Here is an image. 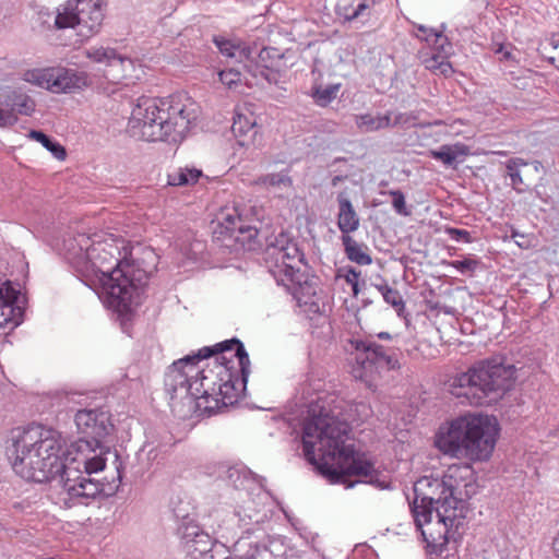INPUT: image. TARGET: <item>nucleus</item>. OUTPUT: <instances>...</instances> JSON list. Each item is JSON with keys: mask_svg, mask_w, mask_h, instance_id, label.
I'll return each mask as SVG.
<instances>
[{"mask_svg": "<svg viewBox=\"0 0 559 559\" xmlns=\"http://www.w3.org/2000/svg\"><path fill=\"white\" fill-rule=\"evenodd\" d=\"M346 352L355 355L357 367L355 377L367 380L379 370H394L400 368V353L395 347L379 344L371 338L352 337L345 345Z\"/></svg>", "mask_w": 559, "mask_h": 559, "instance_id": "nucleus-12", "label": "nucleus"}, {"mask_svg": "<svg viewBox=\"0 0 559 559\" xmlns=\"http://www.w3.org/2000/svg\"><path fill=\"white\" fill-rule=\"evenodd\" d=\"M203 176L195 167H179L167 175V183L175 187L194 185Z\"/></svg>", "mask_w": 559, "mask_h": 559, "instance_id": "nucleus-31", "label": "nucleus"}, {"mask_svg": "<svg viewBox=\"0 0 559 559\" xmlns=\"http://www.w3.org/2000/svg\"><path fill=\"white\" fill-rule=\"evenodd\" d=\"M289 58L288 51L264 47L258 55V61L253 62L249 59L243 68L253 79L262 78L270 84L277 83L280 73L293 66V62H288Z\"/></svg>", "mask_w": 559, "mask_h": 559, "instance_id": "nucleus-14", "label": "nucleus"}, {"mask_svg": "<svg viewBox=\"0 0 559 559\" xmlns=\"http://www.w3.org/2000/svg\"><path fill=\"white\" fill-rule=\"evenodd\" d=\"M355 122L357 128L365 133L392 128V111L378 114L376 116L371 114L357 115Z\"/></svg>", "mask_w": 559, "mask_h": 559, "instance_id": "nucleus-28", "label": "nucleus"}, {"mask_svg": "<svg viewBox=\"0 0 559 559\" xmlns=\"http://www.w3.org/2000/svg\"><path fill=\"white\" fill-rule=\"evenodd\" d=\"M213 366L210 364L201 370L197 369L194 362L193 379L191 383V397L195 401H203L205 411L212 412L219 407V404L227 406L233 404L238 396L239 379L234 370L235 349L214 353ZM245 388L246 384L240 381Z\"/></svg>", "mask_w": 559, "mask_h": 559, "instance_id": "nucleus-9", "label": "nucleus"}, {"mask_svg": "<svg viewBox=\"0 0 559 559\" xmlns=\"http://www.w3.org/2000/svg\"><path fill=\"white\" fill-rule=\"evenodd\" d=\"M177 535L186 554L194 559H199L212 550V537L197 522L178 524Z\"/></svg>", "mask_w": 559, "mask_h": 559, "instance_id": "nucleus-17", "label": "nucleus"}, {"mask_svg": "<svg viewBox=\"0 0 559 559\" xmlns=\"http://www.w3.org/2000/svg\"><path fill=\"white\" fill-rule=\"evenodd\" d=\"M340 88L341 84H330L324 87H314L312 91L314 103L321 107L328 106L333 99L336 98Z\"/></svg>", "mask_w": 559, "mask_h": 559, "instance_id": "nucleus-37", "label": "nucleus"}, {"mask_svg": "<svg viewBox=\"0 0 559 559\" xmlns=\"http://www.w3.org/2000/svg\"><path fill=\"white\" fill-rule=\"evenodd\" d=\"M478 262L473 259L455 260L451 262V265L462 274L467 272H474Z\"/></svg>", "mask_w": 559, "mask_h": 559, "instance_id": "nucleus-47", "label": "nucleus"}, {"mask_svg": "<svg viewBox=\"0 0 559 559\" xmlns=\"http://www.w3.org/2000/svg\"><path fill=\"white\" fill-rule=\"evenodd\" d=\"M337 226L342 236H349L359 228L360 219L350 200L344 192L337 194Z\"/></svg>", "mask_w": 559, "mask_h": 559, "instance_id": "nucleus-24", "label": "nucleus"}, {"mask_svg": "<svg viewBox=\"0 0 559 559\" xmlns=\"http://www.w3.org/2000/svg\"><path fill=\"white\" fill-rule=\"evenodd\" d=\"M452 53V44L448 40L431 47V52H420V60L425 68L436 74L449 76L453 69L449 62Z\"/></svg>", "mask_w": 559, "mask_h": 559, "instance_id": "nucleus-22", "label": "nucleus"}, {"mask_svg": "<svg viewBox=\"0 0 559 559\" xmlns=\"http://www.w3.org/2000/svg\"><path fill=\"white\" fill-rule=\"evenodd\" d=\"M465 145H441L439 150L430 151V156L435 159L441 160L445 166H452L457 156L466 154Z\"/></svg>", "mask_w": 559, "mask_h": 559, "instance_id": "nucleus-32", "label": "nucleus"}, {"mask_svg": "<svg viewBox=\"0 0 559 559\" xmlns=\"http://www.w3.org/2000/svg\"><path fill=\"white\" fill-rule=\"evenodd\" d=\"M17 122V118L12 112L3 111L0 107V127H12Z\"/></svg>", "mask_w": 559, "mask_h": 559, "instance_id": "nucleus-49", "label": "nucleus"}, {"mask_svg": "<svg viewBox=\"0 0 559 559\" xmlns=\"http://www.w3.org/2000/svg\"><path fill=\"white\" fill-rule=\"evenodd\" d=\"M377 336L380 340H392V335L388 332H380Z\"/></svg>", "mask_w": 559, "mask_h": 559, "instance_id": "nucleus-54", "label": "nucleus"}, {"mask_svg": "<svg viewBox=\"0 0 559 559\" xmlns=\"http://www.w3.org/2000/svg\"><path fill=\"white\" fill-rule=\"evenodd\" d=\"M499 431L496 417L467 414L441 425L435 445L451 457L486 462L492 455Z\"/></svg>", "mask_w": 559, "mask_h": 559, "instance_id": "nucleus-6", "label": "nucleus"}, {"mask_svg": "<svg viewBox=\"0 0 559 559\" xmlns=\"http://www.w3.org/2000/svg\"><path fill=\"white\" fill-rule=\"evenodd\" d=\"M383 299L386 304L395 308L399 314L404 310L405 304L402 295L397 289L392 287L390 289H384Z\"/></svg>", "mask_w": 559, "mask_h": 559, "instance_id": "nucleus-44", "label": "nucleus"}, {"mask_svg": "<svg viewBox=\"0 0 559 559\" xmlns=\"http://www.w3.org/2000/svg\"><path fill=\"white\" fill-rule=\"evenodd\" d=\"M453 477L424 476L414 483L407 497L417 530L429 554L441 556L450 540H456L465 519V501L455 496Z\"/></svg>", "mask_w": 559, "mask_h": 559, "instance_id": "nucleus-3", "label": "nucleus"}, {"mask_svg": "<svg viewBox=\"0 0 559 559\" xmlns=\"http://www.w3.org/2000/svg\"><path fill=\"white\" fill-rule=\"evenodd\" d=\"M84 271L102 275V299L120 317L129 314L141 304L151 270L135 269L127 259L126 241L114 235L94 234Z\"/></svg>", "mask_w": 559, "mask_h": 559, "instance_id": "nucleus-4", "label": "nucleus"}, {"mask_svg": "<svg viewBox=\"0 0 559 559\" xmlns=\"http://www.w3.org/2000/svg\"><path fill=\"white\" fill-rule=\"evenodd\" d=\"M21 294L10 281L0 284V329L11 324L17 326L23 319V309L17 305Z\"/></svg>", "mask_w": 559, "mask_h": 559, "instance_id": "nucleus-18", "label": "nucleus"}, {"mask_svg": "<svg viewBox=\"0 0 559 559\" xmlns=\"http://www.w3.org/2000/svg\"><path fill=\"white\" fill-rule=\"evenodd\" d=\"M257 80H263L262 78H258ZM255 84H259V81H255Z\"/></svg>", "mask_w": 559, "mask_h": 559, "instance_id": "nucleus-56", "label": "nucleus"}, {"mask_svg": "<svg viewBox=\"0 0 559 559\" xmlns=\"http://www.w3.org/2000/svg\"><path fill=\"white\" fill-rule=\"evenodd\" d=\"M236 515L239 518V522L242 523V526L246 527L247 533L253 531V527L250 525H258L262 521V516L259 514V512L250 507H241L236 511Z\"/></svg>", "mask_w": 559, "mask_h": 559, "instance_id": "nucleus-40", "label": "nucleus"}, {"mask_svg": "<svg viewBox=\"0 0 559 559\" xmlns=\"http://www.w3.org/2000/svg\"><path fill=\"white\" fill-rule=\"evenodd\" d=\"M86 56L95 62L105 63L109 67H123L126 62L130 63L128 58L122 57L109 47H92L86 50Z\"/></svg>", "mask_w": 559, "mask_h": 559, "instance_id": "nucleus-29", "label": "nucleus"}, {"mask_svg": "<svg viewBox=\"0 0 559 559\" xmlns=\"http://www.w3.org/2000/svg\"><path fill=\"white\" fill-rule=\"evenodd\" d=\"M550 45L557 49L559 47V34H555L552 35L551 39H550Z\"/></svg>", "mask_w": 559, "mask_h": 559, "instance_id": "nucleus-53", "label": "nucleus"}, {"mask_svg": "<svg viewBox=\"0 0 559 559\" xmlns=\"http://www.w3.org/2000/svg\"><path fill=\"white\" fill-rule=\"evenodd\" d=\"M86 72L74 69L55 68L52 93H74L90 85Z\"/></svg>", "mask_w": 559, "mask_h": 559, "instance_id": "nucleus-21", "label": "nucleus"}, {"mask_svg": "<svg viewBox=\"0 0 559 559\" xmlns=\"http://www.w3.org/2000/svg\"><path fill=\"white\" fill-rule=\"evenodd\" d=\"M552 550L555 556L559 558V536L556 537L552 542Z\"/></svg>", "mask_w": 559, "mask_h": 559, "instance_id": "nucleus-52", "label": "nucleus"}, {"mask_svg": "<svg viewBox=\"0 0 559 559\" xmlns=\"http://www.w3.org/2000/svg\"><path fill=\"white\" fill-rule=\"evenodd\" d=\"M195 118L194 104L186 96L141 97L132 109L129 126L133 135L145 141L177 142L185 138Z\"/></svg>", "mask_w": 559, "mask_h": 559, "instance_id": "nucleus-5", "label": "nucleus"}, {"mask_svg": "<svg viewBox=\"0 0 559 559\" xmlns=\"http://www.w3.org/2000/svg\"><path fill=\"white\" fill-rule=\"evenodd\" d=\"M257 223L259 219L255 217L253 207L234 206L222 212L213 234L226 248L236 251L253 250L259 235Z\"/></svg>", "mask_w": 559, "mask_h": 559, "instance_id": "nucleus-11", "label": "nucleus"}, {"mask_svg": "<svg viewBox=\"0 0 559 559\" xmlns=\"http://www.w3.org/2000/svg\"><path fill=\"white\" fill-rule=\"evenodd\" d=\"M94 235L78 233L63 239L66 259L78 270H84Z\"/></svg>", "mask_w": 559, "mask_h": 559, "instance_id": "nucleus-19", "label": "nucleus"}, {"mask_svg": "<svg viewBox=\"0 0 559 559\" xmlns=\"http://www.w3.org/2000/svg\"><path fill=\"white\" fill-rule=\"evenodd\" d=\"M171 511L178 524H186V522H197L194 519V508L190 501L177 497L171 501Z\"/></svg>", "mask_w": 559, "mask_h": 559, "instance_id": "nucleus-34", "label": "nucleus"}, {"mask_svg": "<svg viewBox=\"0 0 559 559\" xmlns=\"http://www.w3.org/2000/svg\"><path fill=\"white\" fill-rule=\"evenodd\" d=\"M231 132L239 146L248 147L255 144L258 127L252 117L237 114L234 117Z\"/></svg>", "mask_w": 559, "mask_h": 559, "instance_id": "nucleus-25", "label": "nucleus"}, {"mask_svg": "<svg viewBox=\"0 0 559 559\" xmlns=\"http://www.w3.org/2000/svg\"><path fill=\"white\" fill-rule=\"evenodd\" d=\"M259 182L264 186H271L276 188H290L293 180L287 171H281L276 174H269L259 178Z\"/></svg>", "mask_w": 559, "mask_h": 559, "instance_id": "nucleus-41", "label": "nucleus"}, {"mask_svg": "<svg viewBox=\"0 0 559 559\" xmlns=\"http://www.w3.org/2000/svg\"><path fill=\"white\" fill-rule=\"evenodd\" d=\"M74 421L81 438L91 440L102 441L114 429L110 415L103 409H80Z\"/></svg>", "mask_w": 559, "mask_h": 559, "instance_id": "nucleus-16", "label": "nucleus"}, {"mask_svg": "<svg viewBox=\"0 0 559 559\" xmlns=\"http://www.w3.org/2000/svg\"><path fill=\"white\" fill-rule=\"evenodd\" d=\"M2 105L3 111L12 112L17 118L19 115L31 116L35 111V102L21 88L11 90L5 93Z\"/></svg>", "mask_w": 559, "mask_h": 559, "instance_id": "nucleus-26", "label": "nucleus"}, {"mask_svg": "<svg viewBox=\"0 0 559 559\" xmlns=\"http://www.w3.org/2000/svg\"><path fill=\"white\" fill-rule=\"evenodd\" d=\"M264 262L270 274L278 285L294 289L298 295H314V288L309 282V265L298 243L285 231L266 239Z\"/></svg>", "mask_w": 559, "mask_h": 559, "instance_id": "nucleus-10", "label": "nucleus"}, {"mask_svg": "<svg viewBox=\"0 0 559 559\" xmlns=\"http://www.w3.org/2000/svg\"><path fill=\"white\" fill-rule=\"evenodd\" d=\"M246 73H248L243 66L241 68L239 67H230L228 69L222 70L218 72L219 81L231 88L233 86L240 83L242 80H246V84L250 85L251 83L248 82L246 78Z\"/></svg>", "mask_w": 559, "mask_h": 559, "instance_id": "nucleus-38", "label": "nucleus"}, {"mask_svg": "<svg viewBox=\"0 0 559 559\" xmlns=\"http://www.w3.org/2000/svg\"><path fill=\"white\" fill-rule=\"evenodd\" d=\"M342 243L346 257L359 265H369L372 262L370 254L367 252V247L358 243L350 236H342Z\"/></svg>", "mask_w": 559, "mask_h": 559, "instance_id": "nucleus-30", "label": "nucleus"}, {"mask_svg": "<svg viewBox=\"0 0 559 559\" xmlns=\"http://www.w3.org/2000/svg\"><path fill=\"white\" fill-rule=\"evenodd\" d=\"M340 276H343L346 280V282L352 285L354 294L357 295L360 271H357L352 266L343 267L340 270Z\"/></svg>", "mask_w": 559, "mask_h": 559, "instance_id": "nucleus-45", "label": "nucleus"}, {"mask_svg": "<svg viewBox=\"0 0 559 559\" xmlns=\"http://www.w3.org/2000/svg\"><path fill=\"white\" fill-rule=\"evenodd\" d=\"M235 349V356L238 360L239 371L242 376V383L247 384L250 374V359L243 346V343L233 337L223 341L214 346H205L197 354L188 355L178 359L168 367L165 373V391L169 396V405L173 412L179 411V406L187 405L192 407L193 397H191V383L193 379L194 362L210 358L214 353Z\"/></svg>", "mask_w": 559, "mask_h": 559, "instance_id": "nucleus-8", "label": "nucleus"}, {"mask_svg": "<svg viewBox=\"0 0 559 559\" xmlns=\"http://www.w3.org/2000/svg\"><path fill=\"white\" fill-rule=\"evenodd\" d=\"M514 373V366L503 364L500 358L484 359L453 379L451 393L471 405L489 404L511 389Z\"/></svg>", "mask_w": 559, "mask_h": 559, "instance_id": "nucleus-7", "label": "nucleus"}, {"mask_svg": "<svg viewBox=\"0 0 559 559\" xmlns=\"http://www.w3.org/2000/svg\"><path fill=\"white\" fill-rule=\"evenodd\" d=\"M104 21L103 0H68L58 9L57 28L76 27L78 34L88 38L98 33Z\"/></svg>", "mask_w": 559, "mask_h": 559, "instance_id": "nucleus-13", "label": "nucleus"}, {"mask_svg": "<svg viewBox=\"0 0 559 559\" xmlns=\"http://www.w3.org/2000/svg\"><path fill=\"white\" fill-rule=\"evenodd\" d=\"M247 476L248 472L245 468L231 466L227 468L225 478L235 488H240L243 486Z\"/></svg>", "mask_w": 559, "mask_h": 559, "instance_id": "nucleus-42", "label": "nucleus"}, {"mask_svg": "<svg viewBox=\"0 0 559 559\" xmlns=\"http://www.w3.org/2000/svg\"><path fill=\"white\" fill-rule=\"evenodd\" d=\"M415 120V116L408 112H397L392 115V128L396 126H409Z\"/></svg>", "mask_w": 559, "mask_h": 559, "instance_id": "nucleus-48", "label": "nucleus"}, {"mask_svg": "<svg viewBox=\"0 0 559 559\" xmlns=\"http://www.w3.org/2000/svg\"><path fill=\"white\" fill-rule=\"evenodd\" d=\"M447 234L450 236V238L457 242H465L469 243L473 241V238L466 229H459V228H448Z\"/></svg>", "mask_w": 559, "mask_h": 559, "instance_id": "nucleus-46", "label": "nucleus"}, {"mask_svg": "<svg viewBox=\"0 0 559 559\" xmlns=\"http://www.w3.org/2000/svg\"><path fill=\"white\" fill-rule=\"evenodd\" d=\"M355 411L359 414L360 420L367 419L372 413L370 406L364 402L357 403Z\"/></svg>", "mask_w": 559, "mask_h": 559, "instance_id": "nucleus-50", "label": "nucleus"}, {"mask_svg": "<svg viewBox=\"0 0 559 559\" xmlns=\"http://www.w3.org/2000/svg\"><path fill=\"white\" fill-rule=\"evenodd\" d=\"M28 138L39 142L45 148H47L53 157L59 160H63L67 156L66 148L57 141H53L47 134L38 130H32L28 133Z\"/></svg>", "mask_w": 559, "mask_h": 559, "instance_id": "nucleus-33", "label": "nucleus"}, {"mask_svg": "<svg viewBox=\"0 0 559 559\" xmlns=\"http://www.w3.org/2000/svg\"><path fill=\"white\" fill-rule=\"evenodd\" d=\"M530 165L533 166L534 174L539 171L540 163L538 160L528 164L522 158L514 157L506 163V177L510 178L511 186L518 193H524L530 190L533 181V177L528 173Z\"/></svg>", "mask_w": 559, "mask_h": 559, "instance_id": "nucleus-20", "label": "nucleus"}, {"mask_svg": "<svg viewBox=\"0 0 559 559\" xmlns=\"http://www.w3.org/2000/svg\"><path fill=\"white\" fill-rule=\"evenodd\" d=\"M414 28L416 29L414 35L418 39L426 41L430 47L442 43L444 44L449 40L448 37L443 35L442 31H437L432 27H427L421 24H414Z\"/></svg>", "mask_w": 559, "mask_h": 559, "instance_id": "nucleus-36", "label": "nucleus"}, {"mask_svg": "<svg viewBox=\"0 0 559 559\" xmlns=\"http://www.w3.org/2000/svg\"><path fill=\"white\" fill-rule=\"evenodd\" d=\"M389 194L392 197V206L399 215L409 216L412 214L406 205L405 195L401 190H391Z\"/></svg>", "mask_w": 559, "mask_h": 559, "instance_id": "nucleus-43", "label": "nucleus"}, {"mask_svg": "<svg viewBox=\"0 0 559 559\" xmlns=\"http://www.w3.org/2000/svg\"><path fill=\"white\" fill-rule=\"evenodd\" d=\"M302 426V450L308 463L332 484L352 488L365 483L376 488H388L385 476L371 460L355 450L350 427L323 406L311 405Z\"/></svg>", "mask_w": 559, "mask_h": 559, "instance_id": "nucleus-2", "label": "nucleus"}, {"mask_svg": "<svg viewBox=\"0 0 559 559\" xmlns=\"http://www.w3.org/2000/svg\"><path fill=\"white\" fill-rule=\"evenodd\" d=\"M62 448L63 441L57 430L33 425L11 431L5 453L21 478L34 483L57 481L60 491L56 503L61 508L88 506L103 493L104 485L66 465Z\"/></svg>", "mask_w": 559, "mask_h": 559, "instance_id": "nucleus-1", "label": "nucleus"}, {"mask_svg": "<svg viewBox=\"0 0 559 559\" xmlns=\"http://www.w3.org/2000/svg\"><path fill=\"white\" fill-rule=\"evenodd\" d=\"M374 3V0H338L335 13L345 22L368 19Z\"/></svg>", "mask_w": 559, "mask_h": 559, "instance_id": "nucleus-23", "label": "nucleus"}, {"mask_svg": "<svg viewBox=\"0 0 559 559\" xmlns=\"http://www.w3.org/2000/svg\"><path fill=\"white\" fill-rule=\"evenodd\" d=\"M53 73L55 68L33 70L26 72L25 80L27 82L34 83L38 86L46 87L47 90L51 91V86L53 83Z\"/></svg>", "mask_w": 559, "mask_h": 559, "instance_id": "nucleus-39", "label": "nucleus"}, {"mask_svg": "<svg viewBox=\"0 0 559 559\" xmlns=\"http://www.w3.org/2000/svg\"><path fill=\"white\" fill-rule=\"evenodd\" d=\"M511 238L515 240L516 245L521 248H527L528 241L525 239L524 235L520 234L516 230H512Z\"/></svg>", "mask_w": 559, "mask_h": 559, "instance_id": "nucleus-51", "label": "nucleus"}, {"mask_svg": "<svg viewBox=\"0 0 559 559\" xmlns=\"http://www.w3.org/2000/svg\"><path fill=\"white\" fill-rule=\"evenodd\" d=\"M376 288L379 290V293L383 296V292L384 289H390L391 286H389L388 284H381V285H376Z\"/></svg>", "mask_w": 559, "mask_h": 559, "instance_id": "nucleus-55", "label": "nucleus"}, {"mask_svg": "<svg viewBox=\"0 0 559 559\" xmlns=\"http://www.w3.org/2000/svg\"><path fill=\"white\" fill-rule=\"evenodd\" d=\"M213 43L230 63H246L249 61V49L242 46L239 41L231 40L221 35L213 37Z\"/></svg>", "mask_w": 559, "mask_h": 559, "instance_id": "nucleus-27", "label": "nucleus"}, {"mask_svg": "<svg viewBox=\"0 0 559 559\" xmlns=\"http://www.w3.org/2000/svg\"><path fill=\"white\" fill-rule=\"evenodd\" d=\"M72 449L75 452V456L67 465H71L74 469L80 471L86 478L92 479V474L105 468V451L100 440L80 438L72 444ZM97 483L100 484L98 480Z\"/></svg>", "mask_w": 559, "mask_h": 559, "instance_id": "nucleus-15", "label": "nucleus"}, {"mask_svg": "<svg viewBox=\"0 0 559 559\" xmlns=\"http://www.w3.org/2000/svg\"><path fill=\"white\" fill-rule=\"evenodd\" d=\"M235 550L238 552L235 557L237 559H259L265 548L258 543H251L248 537H240L235 544Z\"/></svg>", "mask_w": 559, "mask_h": 559, "instance_id": "nucleus-35", "label": "nucleus"}]
</instances>
